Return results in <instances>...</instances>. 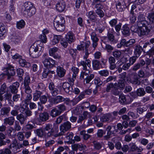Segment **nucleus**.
<instances>
[{
    "instance_id": "1",
    "label": "nucleus",
    "mask_w": 154,
    "mask_h": 154,
    "mask_svg": "<svg viewBox=\"0 0 154 154\" xmlns=\"http://www.w3.org/2000/svg\"><path fill=\"white\" fill-rule=\"evenodd\" d=\"M51 124H46L45 126L42 129L40 128L35 130V133L39 137L41 138H48L51 137L54 138L58 137L57 134L59 131L58 127L56 126L53 128Z\"/></svg>"
},
{
    "instance_id": "2",
    "label": "nucleus",
    "mask_w": 154,
    "mask_h": 154,
    "mask_svg": "<svg viewBox=\"0 0 154 154\" xmlns=\"http://www.w3.org/2000/svg\"><path fill=\"white\" fill-rule=\"evenodd\" d=\"M43 49V47L35 42L29 48V55L32 58H38L41 54Z\"/></svg>"
},
{
    "instance_id": "3",
    "label": "nucleus",
    "mask_w": 154,
    "mask_h": 154,
    "mask_svg": "<svg viewBox=\"0 0 154 154\" xmlns=\"http://www.w3.org/2000/svg\"><path fill=\"white\" fill-rule=\"evenodd\" d=\"M65 21L63 17L61 16H57L54 20V25L57 30L62 32L65 29Z\"/></svg>"
},
{
    "instance_id": "4",
    "label": "nucleus",
    "mask_w": 154,
    "mask_h": 154,
    "mask_svg": "<svg viewBox=\"0 0 154 154\" xmlns=\"http://www.w3.org/2000/svg\"><path fill=\"white\" fill-rule=\"evenodd\" d=\"M84 51L85 54L83 57L84 60H82L78 63V66H82L83 67L84 69L85 70L87 69L86 66H88V68L91 66V61L87 59L91 51L90 50L89 48Z\"/></svg>"
},
{
    "instance_id": "5",
    "label": "nucleus",
    "mask_w": 154,
    "mask_h": 154,
    "mask_svg": "<svg viewBox=\"0 0 154 154\" xmlns=\"http://www.w3.org/2000/svg\"><path fill=\"white\" fill-rule=\"evenodd\" d=\"M19 147L15 142H13L8 146V147L0 150V154H11L12 152L14 153L17 152Z\"/></svg>"
},
{
    "instance_id": "6",
    "label": "nucleus",
    "mask_w": 154,
    "mask_h": 154,
    "mask_svg": "<svg viewBox=\"0 0 154 154\" xmlns=\"http://www.w3.org/2000/svg\"><path fill=\"white\" fill-rule=\"evenodd\" d=\"M71 124L68 121H66L61 124L59 127L60 132L57 133L58 137L63 135L66 131L70 129Z\"/></svg>"
},
{
    "instance_id": "7",
    "label": "nucleus",
    "mask_w": 154,
    "mask_h": 154,
    "mask_svg": "<svg viewBox=\"0 0 154 154\" xmlns=\"http://www.w3.org/2000/svg\"><path fill=\"white\" fill-rule=\"evenodd\" d=\"M107 131L106 135L103 136L105 140H108L111 137L112 135H114L115 132H117V130L116 129V125H109L106 128Z\"/></svg>"
},
{
    "instance_id": "8",
    "label": "nucleus",
    "mask_w": 154,
    "mask_h": 154,
    "mask_svg": "<svg viewBox=\"0 0 154 154\" xmlns=\"http://www.w3.org/2000/svg\"><path fill=\"white\" fill-rule=\"evenodd\" d=\"M49 115L47 112H44L39 115V118L36 119L35 122L38 125H40L42 122H45L48 120L49 118Z\"/></svg>"
},
{
    "instance_id": "9",
    "label": "nucleus",
    "mask_w": 154,
    "mask_h": 154,
    "mask_svg": "<svg viewBox=\"0 0 154 154\" xmlns=\"http://www.w3.org/2000/svg\"><path fill=\"white\" fill-rule=\"evenodd\" d=\"M137 22L138 27H141L146 26L148 24V22L146 20L145 16L143 14L141 13L139 14Z\"/></svg>"
},
{
    "instance_id": "10",
    "label": "nucleus",
    "mask_w": 154,
    "mask_h": 154,
    "mask_svg": "<svg viewBox=\"0 0 154 154\" xmlns=\"http://www.w3.org/2000/svg\"><path fill=\"white\" fill-rule=\"evenodd\" d=\"M16 73L14 67L12 66H9L7 68V70L6 71L5 73H2L0 75V77H3L5 75H7L8 76V79H10L12 76H14Z\"/></svg>"
},
{
    "instance_id": "11",
    "label": "nucleus",
    "mask_w": 154,
    "mask_h": 154,
    "mask_svg": "<svg viewBox=\"0 0 154 154\" xmlns=\"http://www.w3.org/2000/svg\"><path fill=\"white\" fill-rule=\"evenodd\" d=\"M44 66L48 68H51L54 67L55 65V61L50 57L45 58L43 61Z\"/></svg>"
},
{
    "instance_id": "12",
    "label": "nucleus",
    "mask_w": 154,
    "mask_h": 154,
    "mask_svg": "<svg viewBox=\"0 0 154 154\" xmlns=\"http://www.w3.org/2000/svg\"><path fill=\"white\" fill-rule=\"evenodd\" d=\"M119 101L122 105L128 104L132 101L131 99L129 96H125L123 94H121L119 96Z\"/></svg>"
},
{
    "instance_id": "13",
    "label": "nucleus",
    "mask_w": 154,
    "mask_h": 154,
    "mask_svg": "<svg viewBox=\"0 0 154 154\" xmlns=\"http://www.w3.org/2000/svg\"><path fill=\"white\" fill-rule=\"evenodd\" d=\"M116 8L119 12H122L126 7L124 0H118L116 3Z\"/></svg>"
},
{
    "instance_id": "14",
    "label": "nucleus",
    "mask_w": 154,
    "mask_h": 154,
    "mask_svg": "<svg viewBox=\"0 0 154 154\" xmlns=\"http://www.w3.org/2000/svg\"><path fill=\"white\" fill-rule=\"evenodd\" d=\"M94 8H96L95 10L96 13L100 18L103 17L104 16V13L102 10L103 6L100 3L97 4L95 5Z\"/></svg>"
},
{
    "instance_id": "15",
    "label": "nucleus",
    "mask_w": 154,
    "mask_h": 154,
    "mask_svg": "<svg viewBox=\"0 0 154 154\" xmlns=\"http://www.w3.org/2000/svg\"><path fill=\"white\" fill-rule=\"evenodd\" d=\"M58 49V48L56 47L50 48L49 51V55L53 57L55 59H60L61 57L60 56L56 53Z\"/></svg>"
},
{
    "instance_id": "16",
    "label": "nucleus",
    "mask_w": 154,
    "mask_h": 154,
    "mask_svg": "<svg viewBox=\"0 0 154 154\" xmlns=\"http://www.w3.org/2000/svg\"><path fill=\"white\" fill-rule=\"evenodd\" d=\"M133 48L134 49V55L139 57L142 51H143L142 47L139 44H136L133 45Z\"/></svg>"
},
{
    "instance_id": "17",
    "label": "nucleus",
    "mask_w": 154,
    "mask_h": 154,
    "mask_svg": "<svg viewBox=\"0 0 154 154\" xmlns=\"http://www.w3.org/2000/svg\"><path fill=\"white\" fill-rule=\"evenodd\" d=\"M19 86L20 83L18 82H16L13 83L9 86L11 92L12 94L17 93Z\"/></svg>"
},
{
    "instance_id": "18",
    "label": "nucleus",
    "mask_w": 154,
    "mask_h": 154,
    "mask_svg": "<svg viewBox=\"0 0 154 154\" xmlns=\"http://www.w3.org/2000/svg\"><path fill=\"white\" fill-rule=\"evenodd\" d=\"M48 88L50 93L53 96H56L58 94L59 91L57 88H55L53 82H51L49 83Z\"/></svg>"
},
{
    "instance_id": "19",
    "label": "nucleus",
    "mask_w": 154,
    "mask_h": 154,
    "mask_svg": "<svg viewBox=\"0 0 154 154\" xmlns=\"http://www.w3.org/2000/svg\"><path fill=\"white\" fill-rule=\"evenodd\" d=\"M65 39L68 43L70 44L74 42L75 39V37L74 34L72 32H69L65 36Z\"/></svg>"
},
{
    "instance_id": "20",
    "label": "nucleus",
    "mask_w": 154,
    "mask_h": 154,
    "mask_svg": "<svg viewBox=\"0 0 154 154\" xmlns=\"http://www.w3.org/2000/svg\"><path fill=\"white\" fill-rule=\"evenodd\" d=\"M138 27L139 28L137 33L140 36L145 35L146 33H148L150 31V29H147V27H146V26L141 27Z\"/></svg>"
},
{
    "instance_id": "21",
    "label": "nucleus",
    "mask_w": 154,
    "mask_h": 154,
    "mask_svg": "<svg viewBox=\"0 0 154 154\" xmlns=\"http://www.w3.org/2000/svg\"><path fill=\"white\" fill-rule=\"evenodd\" d=\"M91 39L93 41L92 46L95 50V48L97 46L99 39L97 36L96 33L93 32L90 34Z\"/></svg>"
},
{
    "instance_id": "22",
    "label": "nucleus",
    "mask_w": 154,
    "mask_h": 154,
    "mask_svg": "<svg viewBox=\"0 0 154 154\" xmlns=\"http://www.w3.org/2000/svg\"><path fill=\"white\" fill-rule=\"evenodd\" d=\"M62 87L63 90L67 93H69L70 91H73V88L72 86L68 82H64L63 85Z\"/></svg>"
},
{
    "instance_id": "23",
    "label": "nucleus",
    "mask_w": 154,
    "mask_h": 154,
    "mask_svg": "<svg viewBox=\"0 0 154 154\" xmlns=\"http://www.w3.org/2000/svg\"><path fill=\"white\" fill-rule=\"evenodd\" d=\"M100 120L102 122H110L112 120V114L110 113L104 114L101 117Z\"/></svg>"
},
{
    "instance_id": "24",
    "label": "nucleus",
    "mask_w": 154,
    "mask_h": 154,
    "mask_svg": "<svg viewBox=\"0 0 154 154\" xmlns=\"http://www.w3.org/2000/svg\"><path fill=\"white\" fill-rule=\"evenodd\" d=\"M116 58L112 56H110L108 58V61L110 65L109 68L111 70H113L116 67Z\"/></svg>"
},
{
    "instance_id": "25",
    "label": "nucleus",
    "mask_w": 154,
    "mask_h": 154,
    "mask_svg": "<svg viewBox=\"0 0 154 154\" xmlns=\"http://www.w3.org/2000/svg\"><path fill=\"white\" fill-rule=\"evenodd\" d=\"M90 43L89 42H83L81 44V45H79L77 46V49L79 51L83 50L84 51L86 49H88Z\"/></svg>"
},
{
    "instance_id": "26",
    "label": "nucleus",
    "mask_w": 154,
    "mask_h": 154,
    "mask_svg": "<svg viewBox=\"0 0 154 154\" xmlns=\"http://www.w3.org/2000/svg\"><path fill=\"white\" fill-rule=\"evenodd\" d=\"M86 15L92 21L94 22L97 20V16L93 11L87 12Z\"/></svg>"
},
{
    "instance_id": "27",
    "label": "nucleus",
    "mask_w": 154,
    "mask_h": 154,
    "mask_svg": "<svg viewBox=\"0 0 154 154\" xmlns=\"http://www.w3.org/2000/svg\"><path fill=\"white\" fill-rule=\"evenodd\" d=\"M10 110L11 108L9 107H3L1 108L0 110L1 116H8Z\"/></svg>"
},
{
    "instance_id": "28",
    "label": "nucleus",
    "mask_w": 154,
    "mask_h": 154,
    "mask_svg": "<svg viewBox=\"0 0 154 154\" xmlns=\"http://www.w3.org/2000/svg\"><path fill=\"white\" fill-rule=\"evenodd\" d=\"M122 34L125 36H128L130 34V29L128 24L123 25L121 29Z\"/></svg>"
},
{
    "instance_id": "29",
    "label": "nucleus",
    "mask_w": 154,
    "mask_h": 154,
    "mask_svg": "<svg viewBox=\"0 0 154 154\" xmlns=\"http://www.w3.org/2000/svg\"><path fill=\"white\" fill-rule=\"evenodd\" d=\"M86 147L85 145L82 144H75L72 145V148L74 151H76L78 149L82 151L85 149Z\"/></svg>"
},
{
    "instance_id": "30",
    "label": "nucleus",
    "mask_w": 154,
    "mask_h": 154,
    "mask_svg": "<svg viewBox=\"0 0 154 154\" xmlns=\"http://www.w3.org/2000/svg\"><path fill=\"white\" fill-rule=\"evenodd\" d=\"M129 82L132 84L138 85L140 84V82L139 80V78L137 75H134L132 76L129 80Z\"/></svg>"
},
{
    "instance_id": "31",
    "label": "nucleus",
    "mask_w": 154,
    "mask_h": 154,
    "mask_svg": "<svg viewBox=\"0 0 154 154\" xmlns=\"http://www.w3.org/2000/svg\"><path fill=\"white\" fill-rule=\"evenodd\" d=\"M66 72V70L63 68L58 66L57 68V73L59 77L62 78L64 76Z\"/></svg>"
},
{
    "instance_id": "32",
    "label": "nucleus",
    "mask_w": 154,
    "mask_h": 154,
    "mask_svg": "<svg viewBox=\"0 0 154 154\" xmlns=\"http://www.w3.org/2000/svg\"><path fill=\"white\" fill-rule=\"evenodd\" d=\"M66 6L65 2H59L56 5V8L57 11L60 12L64 11Z\"/></svg>"
},
{
    "instance_id": "33",
    "label": "nucleus",
    "mask_w": 154,
    "mask_h": 154,
    "mask_svg": "<svg viewBox=\"0 0 154 154\" xmlns=\"http://www.w3.org/2000/svg\"><path fill=\"white\" fill-rule=\"evenodd\" d=\"M12 94L10 93H8L7 92L4 95H2L0 96V101H3L6 100L9 101L11 99Z\"/></svg>"
},
{
    "instance_id": "34",
    "label": "nucleus",
    "mask_w": 154,
    "mask_h": 154,
    "mask_svg": "<svg viewBox=\"0 0 154 154\" xmlns=\"http://www.w3.org/2000/svg\"><path fill=\"white\" fill-rule=\"evenodd\" d=\"M87 68V69H83H83L85 70V71H83L80 74V79L81 80L84 79V81H85V79L87 78L86 76L87 75L90 73V69L91 67H89V68H88V66H86Z\"/></svg>"
},
{
    "instance_id": "35",
    "label": "nucleus",
    "mask_w": 154,
    "mask_h": 154,
    "mask_svg": "<svg viewBox=\"0 0 154 154\" xmlns=\"http://www.w3.org/2000/svg\"><path fill=\"white\" fill-rule=\"evenodd\" d=\"M36 11L35 8L34 7L27 10H24L23 13L26 16L31 17L35 13Z\"/></svg>"
},
{
    "instance_id": "36",
    "label": "nucleus",
    "mask_w": 154,
    "mask_h": 154,
    "mask_svg": "<svg viewBox=\"0 0 154 154\" xmlns=\"http://www.w3.org/2000/svg\"><path fill=\"white\" fill-rule=\"evenodd\" d=\"M15 121V118L13 116H11L6 118L4 119V124L5 125H8L10 126L13 125Z\"/></svg>"
},
{
    "instance_id": "37",
    "label": "nucleus",
    "mask_w": 154,
    "mask_h": 154,
    "mask_svg": "<svg viewBox=\"0 0 154 154\" xmlns=\"http://www.w3.org/2000/svg\"><path fill=\"white\" fill-rule=\"evenodd\" d=\"M92 64L94 69L97 70L100 69L102 67L100 61L94 60L92 61Z\"/></svg>"
},
{
    "instance_id": "38",
    "label": "nucleus",
    "mask_w": 154,
    "mask_h": 154,
    "mask_svg": "<svg viewBox=\"0 0 154 154\" xmlns=\"http://www.w3.org/2000/svg\"><path fill=\"white\" fill-rule=\"evenodd\" d=\"M114 85L116 87H117L118 89L122 90L125 86V81L123 79L120 80L118 83H114Z\"/></svg>"
},
{
    "instance_id": "39",
    "label": "nucleus",
    "mask_w": 154,
    "mask_h": 154,
    "mask_svg": "<svg viewBox=\"0 0 154 154\" xmlns=\"http://www.w3.org/2000/svg\"><path fill=\"white\" fill-rule=\"evenodd\" d=\"M145 64V62L143 59L141 60L139 62L134 65L133 68L132 69L134 71H136L144 65Z\"/></svg>"
},
{
    "instance_id": "40",
    "label": "nucleus",
    "mask_w": 154,
    "mask_h": 154,
    "mask_svg": "<svg viewBox=\"0 0 154 154\" xmlns=\"http://www.w3.org/2000/svg\"><path fill=\"white\" fill-rule=\"evenodd\" d=\"M16 119L19 121L21 125L23 124L26 120V117L22 113H20L16 117Z\"/></svg>"
},
{
    "instance_id": "41",
    "label": "nucleus",
    "mask_w": 154,
    "mask_h": 154,
    "mask_svg": "<svg viewBox=\"0 0 154 154\" xmlns=\"http://www.w3.org/2000/svg\"><path fill=\"white\" fill-rule=\"evenodd\" d=\"M107 38L108 40L111 43H116V42L115 39L114 35L109 31H108L107 34Z\"/></svg>"
},
{
    "instance_id": "42",
    "label": "nucleus",
    "mask_w": 154,
    "mask_h": 154,
    "mask_svg": "<svg viewBox=\"0 0 154 154\" xmlns=\"http://www.w3.org/2000/svg\"><path fill=\"white\" fill-rule=\"evenodd\" d=\"M117 137H114L112 139V141L115 143V147L118 150H120L122 148V144L119 141H117Z\"/></svg>"
},
{
    "instance_id": "43",
    "label": "nucleus",
    "mask_w": 154,
    "mask_h": 154,
    "mask_svg": "<svg viewBox=\"0 0 154 154\" xmlns=\"http://www.w3.org/2000/svg\"><path fill=\"white\" fill-rule=\"evenodd\" d=\"M19 64L20 66L23 67L29 68L31 66V64L27 62L25 60L21 59L19 60Z\"/></svg>"
},
{
    "instance_id": "44",
    "label": "nucleus",
    "mask_w": 154,
    "mask_h": 154,
    "mask_svg": "<svg viewBox=\"0 0 154 154\" xmlns=\"http://www.w3.org/2000/svg\"><path fill=\"white\" fill-rule=\"evenodd\" d=\"M60 114V112L56 108L52 109L50 112V116L53 118L55 117Z\"/></svg>"
},
{
    "instance_id": "45",
    "label": "nucleus",
    "mask_w": 154,
    "mask_h": 154,
    "mask_svg": "<svg viewBox=\"0 0 154 154\" xmlns=\"http://www.w3.org/2000/svg\"><path fill=\"white\" fill-rule=\"evenodd\" d=\"M112 54L113 57L117 60H118L121 57L122 53L120 51L116 50L112 52Z\"/></svg>"
},
{
    "instance_id": "46",
    "label": "nucleus",
    "mask_w": 154,
    "mask_h": 154,
    "mask_svg": "<svg viewBox=\"0 0 154 154\" xmlns=\"http://www.w3.org/2000/svg\"><path fill=\"white\" fill-rule=\"evenodd\" d=\"M42 91L36 90V92L33 94V100L34 101H36L40 98L41 95L42 94Z\"/></svg>"
},
{
    "instance_id": "47",
    "label": "nucleus",
    "mask_w": 154,
    "mask_h": 154,
    "mask_svg": "<svg viewBox=\"0 0 154 154\" xmlns=\"http://www.w3.org/2000/svg\"><path fill=\"white\" fill-rule=\"evenodd\" d=\"M63 97L61 96H57L53 98L52 101L54 104H57L62 102Z\"/></svg>"
},
{
    "instance_id": "48",
    "label": "nucleus",
    "mask_w": 154,
    "mask_h": 154,
    "mask_svg": "<svg viewBox=\"0 0 154 154\" xmlns=\"http://www.w3.org/2000/svg\"><path fill=\"white\" fill-rule=\"evenodd\" d=\"M94 149L96 150L100 149L103 146V143H101L94 141L93 142Z\"/></svg>"
},
{
    "instance_id": "49",
    "label": "nucleus",
    "mask_w": 154,
    "mask_h": 154,
    "mask_svg": "<svg viewBox=\"0 0 154 154\" xmlns=\"http://www.w3.org/2000/svg\"><path fill=\"white\" fill-rule=\"evenodd\" d=\"M6 32L5 26L3 23H0V37L4 36Z\"/></svg>"
},
{
    "instance_id": "50",
    "label": "nucleus",
    "mask_w": 154,
    "mask_h": 154,
    "mask_svg": "<svg viewBox=\"0 0 154 154\" xmlns=\"http://www.w3.org/2000/svg\"><path fill=\"white\" fill-rule=\"evenodd\" d=\"M76 76L71 73H69L67 75V80L69 82L73 83L76 79Z\"/></svg>"
},
{
    "instance_id": "51",
    "label": "nucleus",
    "mask_w": 154,
    "mask_h": 154,
    "mask_svg": "<svg viewBox=\"0 0 154 154\" xmlns=\"http://www.w3.org/2000/svg\"><path fill=\"white\" fill-rule=\"evenodd\" d=\"M80 134L82 136L83 139L85 140H88L91 137V135L86 133L85 130H83L80 132Z\"/></svg>"
},
{
    "instance_id": "52",
    "label": "nucleus",
    "mask_w": 154,
    "mask_h": 154,
    "mask_svg": "<svg viewBox=\"0 0 154 154\" xmlns=\"http://www.w3.org/2000/svg\"><path fill=\"white\" fill-rule=\"evenodd\" d=\"M61 37L60 35H54L52 42V44L55 45L58 43L61 39Z\"/></svg>"
},
{
    "instance_id": "53",
    "label": "nucleus",
    "mask_w": 154,
    "mask_h": 154,
    "mask_svg": "<svg viewBox=\"0 0 154 154\" xmlns=\"http://www.w3.org/2000/svg\"><path fill=\"white\" fill-rule=\"evenodd\" d=\"M147 18L150 23L154 24V11L148 14Z\"/></svg>"
},
{
    "instance_id": "54",
    "label": "nucleus",
    "mask_w": 154,
    "mask_h": 154,
    "mask_svg": "<svg viewBox=\"0 0 154 154\" xmlns=\"http://www.w3.org/2000/svg\"><path fill=\"white\" fill-rule=\"evenodd\" d=\"M137 140L140 144L144 146H146L149 143L148 140L144 138H139Z\"/></svg>"
},
{
    "instance_id": "55",
    "label": "nucleus",
    "mask_w": 154,
    "mask_h": 154,
    "mask_svg": "<svg viewBox=\"0 0 154 154\" xmlns=\"http://www.w3.org/2000/svg\"><path fill=\"white\" fill-rule=\"evenodd\" d=\"M14 130L12 127H9L6 131L7 134L10 137H13L14 136V132L13 133V132Z\"/></svg>"
},
{
    "instance_id": "56",
    "label": "nucleus",
    "mask_w": 154,
    "mask_h": 154,
    "mask_svg": "<svg viewBox=\"0 0 154 154\" xmlns=\"http://www.w3.org/2000/svg\"><path fill=\"white\" fill-rule=\"evenodd\" d=\"M25 25V22L23 20H21L17 23V27L19 29H21L24 27Z\"/></svg>"
},
{
    "instance_id": "57",
    "label": "nucleus",
    "mask_w": 154,
    "mask_h": 154,
    "mask_svg": "<svg viewBox=\"0 0 154 154\" xmlns=\"http://www.w3.org/2000/svg\"><path fill=\"white\" fill-rule=\"evenodd\" d=\"M24 7L25 8L24 10H27L33 7V4L29 2H25L23 5Z\"/></svg>"
},
{
    "instance_id": "58",
    "label": "nucleus",
    "mask_w": 154,
    "mask_h": 154,
    "mask_svg": "<svg viewBox=\"0 0 154 154\" xmlns=\"http://www.w3.org/2000/svg\"><path fill=\"white\" fill-rule=\"evenodd\" d=\"M14 94L12 97L13 101L15 102H19L21 99L20 94L17 93Z\"/></svg>"
},
{
    "instance_id": "59",
    "label": "nucleus",
    "mask_w": 154,
    "mask_h": 154,
    "mask_svg": "<svg viewBox=\"0 0 154 154\" xmlns=\"http://www.w3.org/2000/svg\"><path fill=\"white\" fill-rule=\"evenodd\" d=\"M129 18L130 23L133 24L135 23L137 17L134 13H130Z\"/></svg>"
},
{
    "instance_id": "60",
    "label": "nucleus",
    "mask_w": 154,
    "mask_h": 154,
    "mask_svg": "<svg viewBox=\"0 0 154 154\" xmlns=\"http://www.w3.org/2000/svg\"><path fill=\"white\" fill-rule=\"evenodd\" d=\"M137 94L138 96H143L146 94L145 91L143 88H140L137 89L136 91Z\"/></svg>"
},
{
    "instance_id": "61",
    "label": "nucleus",
    "mask_w": 154,
    "mask_h": 154,
    "mask_svg": "<svg viewBox=\"0 0 154 154\" xmlns=\"http://www.w3.org/2000/svg\"><path fill=\"white\" fill-rule=\"evenodd\" d=\"M103 83V82L99 78H95L94 79V83L96 85V86L101 87L100 86L102 85Z\"/></svg>"
},
{
    "instance_id": "62",
    "label": "nucleus",
    "mask_w": 154,
    "mask_h": 154,
    "mask_svg": "<svg viewBox=\"0 0 154 154\" xmlns=\"http://www.w3.org/2000/svg\"><path fill=\"white\" fill-rule=\"evenodd\" d=\"M98 73L101 76L104 77H107L109 74V71L106 69L101 70L99 71Z\"/></svg>"
},
{
    "instance_id": "63",
    "label": "nucleus",
    "mask_w": 154,
    "mask_h": 154,
    "mask_svg": "<svg viewBox=\"0 0 154 154\" xmlns=\"http://www.w3.org/2000/svg\"><path fill=\"white\" fill-rule=\"evenodd\" d=\"M58 110L60 112V114L64 111L66 110V107L63 104L59 105L56 107Z\"/></svg>"
},
{
    "instance_id": "64",
    "label": "nucleus",
    "mask_w": 154,
    "mask_h": 154,
    "mask_svg": "<svg viewBox=\"0 0 154 154\" xmlns=\"http://www.w3.org/2000/svg\"><path fill=\"white\" fill-rule=\"evenodd\" d=\"M127 41L125 39L123 38L121 40L120 43L117 45L118 48H121L122 46L125 45L126 47Z\"/></svg>"
}]
</instances>
